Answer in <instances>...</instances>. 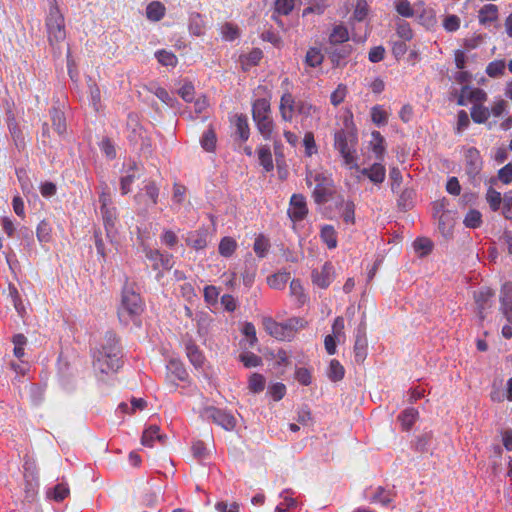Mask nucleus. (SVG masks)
<instances>
[{"label":"nucleus","mask_w":512,"mask_h":512,"mask_svg":"<svg viewBox=\"0 0 512 512\" xmlns=\"http://www.w3.org/2000/svg\"><path fill=\"white\" fill-rule=\"evenodd\" d=\"M334 149L342 159V165L347 170L357 168L358 160V135L354 128L346 125L345 128L334 132Z\"/></svg>","instance_id":"nucleus-1"},{"label":"nucleus","mask_w":512,"mask_h":512,"mask_svg":"<svg viewBox=\"0 0 512 512\" xmlns=\"http://www.w3.org/2000/svg\"><path fill=\"white\" fill-rule=\"evenodd\" d=\"M368 498L370 502L380 503L383 506H387L392 501V494L389 490L378 487L373 495L369 496Z\"/></svg>","instance_id":"nucleus-39"},{"label":"nucleus","mask_w":512,"mask_h":512,"mask_svg":"<svg viewBox=\"0 0 512 512\" xmlns=\"http://www.w3.org/2000/svg\"><path fill=\"white\" fill-rule=\"evenodd\" d=\"M324 61V54L319 47H310L304 57V64L306 68H317L322 65Z\"/></svg>","instance_id":"nucleus-22"},{"label":"nucleus","mask_w":512,"mask_h":512,"mask_svg":"<svg viewBox=\"0 0 512 512\" xmlns=\"http://www.w3.org/2000/svg\"><path fill=\"white\" fill-rule=\"evenodd\" d=\"M486 200L489 203L490 208L493 211H497L500 208L502 197L501 193L489 187L486 193Z\"/></svg>","instance_id":"nucleus-54"},{"label":"nucleus","mask_w":512,"mask_h":512,"mask_svg":"<svg viewBox=\"0 0 512 512\" xmlns=\"http://www.w3.org/2000/svg\"><path fill=\"white\" fill-rule=\"evenodd\" d=\"M237 247V242L231 237H224L219 244V253L221 256H231Z\"/></svg>","instance_id":"nucleus-47"},{"label":"nucleus","mask_w":512,"mask_h":512,"mask_svg":"<svg viewBox=\"0 0 512 512\" xmlns=\"http://www.w3.org/2000/svg\"><path fill=\"white\" fill-rule=\"evenodd\" d=\"M104 226L107 232V235L110 237L116 232V223H117V212L116 208L112 207L106 210L101 211Z\"/></svg>","instance_id":"nucleus-24"},{"label":"nucleus","mask_w":512,"mask_h":512,"mask_svg":"<svg viewBox=\"0 0 512 512\" xmlns=\"http://www.w3.org/2000/svg\"><path fill=\"white\" fill-rule=\"evenodd\" d=\"M52 125L55 131L59 135H63L66 132V120L64 113L56 108L50 111Z\"/></svg>","instance_id":"nucleus-31"},{"label":"nucleus","mask_w":512,"mask_h":512,"mask_svg":"<svg viewBox=\"0 0 512 512\" xmlns=\"http://www.w3.org/2000/svg\"><path fill=\"white\" fill-rule=\"evenodd\" d=\"M239 361L245 368H254L262 365V359L252 352H242L239 355Z\"/></svg>","instance_id":"nucleus-42"},{"label":"nucleus","mask_w":512,"mask_h":512,"mask_svg":"<svg viewBox=\"0 0 512 512\" xmlns=\"http://www.w3.org/2000/svg\"><path fill=\"white\" fill-rule=\"evenodd\" d=\"M316 111V107L313 106L308 101L299 100L296 105V113L301 115L304 118L312 116V114Z\"/></svg>","instance_id":"nucleus-59"},{"label":"nucleus","mask_w":512,"mask_h":512,"mask_svg":"<svg viewBox=\"0 0 512 512\" xmlns=\"http://www.w3.org/2000/svg\"><path fill=\"white\" fill-rule=\"evenodd\" d=\"M498 7L494 4H486L479 10V22L481 24H488L498 19Z\"/></svg>","instance_id":"nucleus-26"},{"label":"nucleus","mask_w":512,"mask_h":512,"mask_svg":"<svg viewBox=\"0 0 512 512\" xmlns=\"http://www.w3.org/2000/svg\"><path fill=\"white\" fill-rule=\"evenodd\" d=\"M12 342L14 344V356L19 359L22 358L25 354L24 348L27 343V338L23 334H16L13 336Z\"/></svg>","instance_id":"nucleus-50"},{"label":"nucleus","mask_w":512,"mask_h":512,"mask_svg":"<svg viewBox=\"0 0 512 512\" xmlns=\"http://www.w3.org/2000/svg\"><path fill=\"white\" fill-rule=\"evenodd\" d=\"M51 235V226L50 224L43 220L37 226V237L40 242H48Z\"/></svg>","instance_id":"nucleus-62"},{"label":"nucleus","mask_w":512,"mask_h":512,"mask_svg":"<svg viewBox=\"0 0 512 512\" xmlns=\"http://www.w3.org/2000/svg\"><path fill=\"white\" fill-rule=\"evenodd\" d=\"M155 56L163 66L175 67L177 64V57L172 52L159 50L155 53Z\"/></svg>","instance_id":"nucleus-49"},{"label":"nucleus","mask_w":512,"mask_h":512,"mask_svg":"<svg viewBox=\"0 0 512 512\" xmlns=\"http://www.w3.org/2000/svg\"><path fill=\"white\" fill-rule=\"evenodd\" d=\"M242 333L247 338L249 347H253L257 343L256 328L252 323L246 322L243 325Z\"/></svg>","instance_id":"nucleus-61"},{"label":"nucleus","mask_w":512,"mask_h":512,"mask_svg":"<svg viewBox=\"0 0 512 512\" xmlns=\"http://www.w3.org/2000/svg\"><path fill=\"white\" fill-rule=\"evenodd\" d=\"M69 495V488L64 483H59L47 492V496L55 501H62Z\"/></svg>","instance_id":"nucleus-45"},{"label":"nucleus","mask_w":512,"mask_h":512,"mask_svg":"<svg viewBox=\"0 0 512 512\" xmlns=\"http://www.w3.org/2000/svg\"><path fill=\"white\" fill-rule=\"evenodd\" d=\"M188 378V373L183 365V363L178 359H170L166 364V379L174 386H176V381H186Z\"/></svg>","instance_id":"nucleus-12"},{"label":"nucleus","mask_w":512,"mask_h":512,"mask_svg":"<svg viewBox=\"0 0 512 512\" xmlns=\"http://www.w3.org/2000/svg\"><path fill=\"white\" fill-rule=\"evenodd\" d=\"M490 399L493 402H502L504 399L512 402V378H509L506 382V395L503 396L500 391L494 390L490 393Z\"/></svg>","instance_id":"nucleus-52"},{"label":"nucleus","mask_w":512,"mask_h":512,"mask_svg":"<svg viewBox=\"0 0 512 512\" xmlns=\"http://www.w3.org/2000/svg\"><path fill=\"white\" fill-rule=\"evenodd\" d=\"M248 388L252 393H259L265 388V378L258 373H253L248 381Z\"/></svg>","instance_id":"nucleus-48"},{"label":"nucleus","mask_w":512,"mask_h":512,"mask_svg":"<svg viewBox=\"0 0 512 512\" xmlns=\"http://www.w3.org/2000/svg\"><path fill=\"white\" fill-rule=\"evenodd\" d=\"M413 248L419 256H426L432 252L433 243L430 239L421 237L413 242Z\"/></svg>","instance_id":"nucleus-40"},{"label":"nucleus","mask_w":512,"mask_h":512,"mask_svg":"<svg viewBox=\"0 0 512 512\" xmlns=\"http://www.w3.org/2000/svg\"><path fill=\"white\" fill-rule=\"evenodd\" d=\"M344 367L338 360H331L328 368L327 375L331 381H339L344 377Z\"/></svg>","instance_id":"nucleus-43"},{"label":"nucleus","mask_w":512,"mask_h":512,"mask_svg":"<svg viewBox=\"0 0 512 512\" xmlns=\"http://www.w3.org/2000/svg\"><path fill=\"white\" fill-rule=\"evenodd\" d=\"M184 345L190 363L196 369L202 368L205 363V357L198 346L191 339L186 340Z\"/></svg>","instance_id":"nucleus-18"},{"label":"nucleus","mask_w":512,"mask_h":512,"mask_svg":"<svg viewBox=\"0 0 512 512\" xmlns=\"http://www.w3.org/2000/svg\"><path fill=\"white\" fill-rule=\"evenodd\" d=\"M500 310L508 323L512 324V283H505L501 289Z\"/></svg>","instance_id":"nucleus-13"},{"label":"nucleus","mask_w":512,"mask_h":512,"mask_svg":"<svg viewBox=\"0 0 512 512\" xmlns=\"http://www.w3.org/2000/svg\"><path fill=\"white\" fill-rule=\"evenodd\" d=\"M490 116L489 108L483 106L482 104H474L471 108V118L475 123L482 124L485 123Z\"/></svg>","instance_id":"nucleus-36"},{"label":"nucleus","mask_w":512,"mask_h":512,"mask_svg":"<svg viewBox=\"0 0 512 512\" xmlns=\"http://www.w3.org/2000/svg\"><path fill=\"white\" fill-rule=\"evenodd\" d=\"M335 277L334 267L330 262H325L321 267L312 270V283L319 288H327Z\"/></svg>","instance_id":"nucleus-10"},{"label":"nucleus","mask_w":512,"mask_h":512,"mask_svg":"<svg viewBox=\"0 0 512 512\" xmlns=\"http://www.w3.org/2000/svg\"><path fill=\"white\" fill-rule=\"evenodd\" d=\"M465 91L468 94V101L474 104H482V102L486 101L487 94L484 90L480 88H471L469 86H465Z\"/></svg>","instance_id":"nucleus-46"},{"label":"nucleus","mask_w":512,"mask_h":512,"mask_svg":"<svg viewBox=\"0 0 512 512\" xmlns=\"http://www.w3.org/2000/svg\"><path fill=\"white\" fill-rule=\"evenodd\" d=\"M258 159L260 164L264 167L266 171H271L274 167L272 154L270 148L267 146H263L258 150Z\"/></svg>","instance_id":"nucleus-44"},{"label":"nucleus","mask_w":512,"mask_h":512,"mask_svg":"<svg viewBox=\"0 0 512 512\" xmlns=\"http://www.w3.org/2000/svg\"><path fill=\"white\" fill-rule=\"evenodd\" d=\"M320 237L328 248L333 249L337 246L336 231L332 225H324L321 228Z\"/></svg>","instance_id":"nucleus-32"},{"label":"nucleus","mask_w":512,"mask_h":512,"mask_svg":"<svg viewBox=\"0 0 512 512\" xmlns=\"http://www.w3.org/2000/svg\"><path fill=\"white\" fill-rule=\"evenodd\" d=\"M166 8L160 1H152L146 7V17L153 22L160 21L165 16Z\"/></svg>","instance_id":"nucleus-25"},{"label":"nucleus","mask_w":512,"mask_h":512,"mask_svg":"<svg viewBox=\"0 0 512 512\" xmlns=\"http://www.w3.org/2000/svg\"><path fill=\"white\" fill-rule=\"evenodd\" d=\"M466 170L470 176H476L482 168V160L479 151L471 147L465 154Z\"/></svg>","instance_id":"nucleus-17"},{"label":"nucleus","mask_w":512,"mask_h":512,"mask_svg":"<svg viewBox=\"0 0 512 512\" xmlns=\"http://www.w3.org/2000/svg\"><path fill=\"white\" fill-rule=\"evenodd\" d=\"M396 25H397V28H396L397 35L402 40L409 41L412 39L413 32H412V29L408 22H406L404 20H399Z\"/></svg>","instance_id":"nucleus-55"},{"label":"nucleus","mask_w":512,"mask_h":512,"mask_svg":"<svg viewBox=\"0 0 512 512\" xmlns=\"http://www.w3.org/2000/svg\"><path fill=\"white\" fill-rule=\"evenodd\" d=\"M187 244L193 247L196 251L203 249L207 245V232L195 231L187 236Z\"/></svg>","instance_id":"nucleus-28"},{"label":"nucleus","mask_w":512,"mask_h":512,"mask_svg":"<svg viewBox=\"0 0 512 512\" xmlns=\"http://www.w3.org/2000/svg\"><path fill=\"white\" fill-rule=\"evenodd\" d=\"M397 13L402 17H413L414 9L408 0H398L395 5Z\"/></svg>","instance_id":"nucleus-58"},{"label":"nucleus","mask_w":512,"mask_h":512,"mask_svg":"<svg viewBox=\"0 0 512 512\" xmlns=\"http://www.w3.org/2000/svg\"><path fill=\"white\" fill-rule=\"evenodd\" d=\"M216 143H217L216 134L213 129L209 128L208 130H206L203 133V135L200 139L201 147L206 152H213L216 148Z\"/></svg>","instance_id":"nucleus-38"},{"label":"nucleus","mask_w":512,"mask_h":512,"mask_svg":"<svg viewBox=\"0 0 512 512\" xmlns=\"http://www.w3.org/2000/svg\"><path fill=\"white\" fill-rule=\"evenodd\" d=\"M202 417L212 420L227 431L233 430L236 426V419L231 413L215 407L205 408L202 412Z\"/></svg>","instance_id":"nucleus-8"},{"label":"nucleus","mask_w":512,"mask_h":512,"mask_svg":"<svg viewBox=\"0 0 512 512\" xmlns=\"http://www.w3.org/2000/svg\"><path fill=\"white\" fill-rule=\"evenodd\" d=\"M262 324L266 332L275 339L290 341L298 330L306 327L307 321L303 318L293 317L279 323L271 317H263Z\"/></svg>","instance_id":"nucleus-5"},{"label":"nucleus","mask_w":512,"mask_h":512,"mask_svg":"<svg viewBox=\"0 0 512 512\" xmlns=\"http://www.w3.org/2000/svg\"><path fill=\"white\" fill-rule=\"evenodd\" d=\"M290 295L297 301L298 305H303L307 300L304 288L299 280L293 279L290 282Z\"/></svg>","instance_id":"nucleus-37"},{"label":"nucleus","mask_w":512,"mask_h":512,"mask_svg":"<svg viewBox=\"0 0 512 512\" xmlns=\"http://www.w3.org/2000/svg\"><path fill=\"white\" fill-rule=\"evenodd\" d=\"M348 39V30L342 25L335 26L329 36V42L331 44H340L346 42Z\"/></svg>","instance_id":"nucleus-41"},{"label":"nucleus","mask_w":512,"mask_h":512,"mask_svg":"<svg viewBox=\"0 0 512 512\" xmlns=\"http://www.w3.org/2000/svg\"><path fill=\"white\" fill-rule=\"evenodd\" d=\"M371 119L376 125L381 126L387 123L388 115L382 106L376 105L371 109Z\"/></svg>","instance_id":"nucleus-51"},{"label":"nucleus","mask_w":512,"mask_h":512,"mask_svg":"<svg viewBox=\"0 0 512 512\" xmlns=\"http://www.w3.org/2000/svg\"><path fill=\"white\" fill-rule=\"evenodd\" d=\"M306 184L311 187L315 183L313 190V198L317 204L327 202L329 196L332 194L333 180L329 174L321 170H307Z\"/></svg>","instance_id":"nucleus-6"},{"label":"nucleus","mask_w":512,"mask_h":512,"mask_svg":"<svg viewBox=\"0 0 512 512\" xmlns=\"http://www.w3.org/2000/svg\"><path fill=\"white\" fill-rule=\"evenodd\" d=\"M371 138L370 146L372 152L375 154L377 159H382L385 152L384 138L378 131H373L371 133Z\"/></svg>","instance_id":"nucleus-30"},{"label":"nucleus","mask_w":512,"mask_h":512,"mask_svg":"<svg viewBox=\"0 0 512 512\" xmlns=\"http://www.w3.org/2000/svg\"><path fill=\"white\" fill-rule=\"evenodd\" d=\"M354 354L355 361L357 363H362L367 355V341L365 338V331L363 327H359L356 334V339L354 343Z\"/></svg>","instance_id":"nucleus-19"},{"label":"nucleus","mask_w":512,"mask_h":512,"mask_svg":"<svg viewBox=\"0 0 512 512\" xmlns=\"http://www.w3.org/2000/svg\"><path fill=\"white\" fill-rule=\"evenodd\" d=\"M297 101L290 92H285L280 99L279 111L282 120L291 122L296 113Z\"/></svg>","instance_id":"nucleus-14"},{"label":"nucleus","mask_w":512,"mask_h":512,"mask_svg":"<svg viewBox=\"0 0 512 512\" xmlns=\"http://www.w3.org/2000/svg\"><path fill=\"white\" fill-rule=\"evenodd\" d=\"M418 418V411L414 408H407L399 415V421L404 430H409Z\"/></svg>","instance_id":"nucleus-33"},{"label":"nucleus","mask_w":512,"mask_h":512,"mask_svg":"<svg viewBox=\"0 0 512 512\" xmlns=\"http://www.w3.org/2000/svg\"><path fill=\"white\" fill-rule=\"evenodd\" d=\"M290 279V273L277 272L267 278L268 285L273 289H283Z\"/></svg>","instance_id":"nucleus-34"},{"label":"nucleus","mask_w":512,"mask_h":512,"mask_svg":"<svg viewBox=\"0 0 512 512\" xmlns=\"http://www.w3.org/2000/svg\"><path fill=\"white\" fill-rule=\"evenodd\" d=\"M139 178L138 166L135 162H129L126 166L124 175L120 178V189L123 195L131 191L132 184Z\"/></svg>","instance_id":"nucleus-16"},{"label":"nucleus","mask_w":512,"mask_h":512,"mask_svg":"<svg viewBox=\"0 0 512 512\" xmlns=\"http://www.w3.org/2000/svg\"><path fill=\"white\" fill-rule=\"evenodd\" d=\"M159 196V188L155 182H147L142 189H140L134 196L135 202L138 206L147 209L150 206L157 204Z\"/></svg>","instance_id":"nucleus-9"},{"label":"nucleus","mask_w":512,"mask_h":512,"mask_svg":"<svg viewBox=\"0 0 512 512\" xmlns=\"http://www.w3.org/2000/svg\"><path fill=\"white\" fill-rule=\"evenodd\" d=\"M144 303L134 283H126L122 290L121 303L118 308L119 320L128 325L135 322L143 312Z\"/></svg>","instance_id":"nucleus-3"},{"label":"nucleus","mask_w":512,"mask_h":512,"mask_svg":"<svg viewBox=\"0 0 512 512\" xmlns=\"http://www.w3.org/2000/svg\"><path fill=\"white\" fill-rule=\"evenodd\" d=\"M353 176L358 182L367 178L374 185H380L386 178V168L383 164L376 162L369 167L361 168L357 163V168H352Z\"/></svg>","instance_id":"nucleus-7"},{"label":"nucleus","mask_w":512,"mask_h":512,"mask_svg":"<svg viewBox=\"0 0 512 512\" xmlns=\"http://www.w3.org/2000/svg\"><path fill=\"white\" fill-rule=\"evenodd\" d=\"M347 95V87L344 84H339L337 88L332 92L330 101L333 106L340 105Z\"/></svg>","instance_id":"nucleus-56"},{"label":"nucleus","mask_w":512,"mask_h":512,"mask_svg":"<svg viewBox=\"0 0 512 512\" xmlns=\"http://www.w3.org/2000/svg\"><path fill=\"white\" fill-rule=\"evenodd\" d=\"M344 328L345 323L343 317H337L333 322L332 332L338 342H341L345 339Z\"/></svg>","instance_id":"nucleus-63"},{"label":"nucleus","mask_w":512,"mask_h":512,"mask_svg":"<svg viewBox=\"0 0 512 512\" xmlns=\"http://www.w3.org/2000/svg\"><path fill=\"white\" fill-rule=\"evenodd\" d=\"M338 209L340 217L346 224L353 225L355 223V204L353 201L341 199Z\"/></svg>","instance_id":"nucleus-21"},{"label":"nucleus","mask_w":512,"mask_h":512,"mask_svg":"<svg viewBox=\"0 0 512 512\" xmlns=\"http://www.w3.org/2000/svg\"><path fill=\"white\" fill-rule=\"evenodd\" d=\"M506 64L504 60H495L488 64L486 67V73L490 77H498L504 73Z\"/></svg>","instance_id":"nucleus-53"},{"label":"nucleus","mask_w":512,"mask_h":512,"mask_svg":"<svg viewBox=\"0 0 512 512\" xmlns=\"http://www.w3.org/2000/svg\"><path fill=\"white\" fill-rule=\"evenodd\" d=\"M254 121L258 131L266 140H274L277 143L274 135V123L271 117L255 119Z\"/></svg>","instance_id":"nucleus-23"},{"label":"nucleus","mask_w":512,"mask_h":512,"mask_svg":"<svg viewBox=\"0 0 512 512\" xmlns=\"http://www.w3.org/2000/svg\"><path fill=\"white\" fill-rule=\"evenodd\" d=\"M49 10L45 19L48 42L51 48L59 50V45L66 39L65 21L56 0H48Z\"/></svg>","instance_id":"nucleus-4"},{"label":"nucleus","mask_w":512,"mask_h":512,"mask_svg":"<svg viewBox=\"0 0 512 512\" xmlns=\"http://www.w3.org/2000/svg\"><path fill=\"white\" fill-rule=\"evenodd\" d=\"M189 31L194 36H200L204 34V20L199 13H193L190 15Z\"/></svg>","instance_id":"nucleus-35"},{"label":"nucleus","mask_w":512,"mask_h":512,"mask_svg":"<svg viewBox=\"0 0 512 512\" xmlns=\"http://www.w3.org/2000/svg\"><path fill=\"white\" fill-rule=\"evenodd\" d=\"M93 367L103 374L116 372L121 366L118 341L114 335H109L106 344L93 354Z\"/></svg>","instance_id":"nucleus-2"},{"label":"nucleus","mask_w":512,"mask_h":512,"mask_svg":"<svg viewBox=\"0 0 512 512\" xmlns=\"http://www.w3.org/2000/svg\"><path fill=\"white\" fill-rule=\"evenodd\" d=\"M89 101L95 111H98L101 106V93L98 86L94 83L89 84Z\"/></svg>","instance_id":"nucleus-57"},{"label":"nucleus","mask_w":512,"mask_h":512,"mask_svg":"<svg viewBox=\"0 0 512 512\" xmlns=\"http://www.w3.org/2000/svg\"><path fill=\"white\" fill-rule=\"evenodd\" d=\"M288 216L293 222L302 221L308 214L306 199L302 194H293L290 198Z\"/></svg>","instance_id":"nucleus-11"},{"label":"nucleus","mask_w":512,"mask_h":512,"mask_svg":"<svg viewBox=\"0 0 512 512\" xmlns=\"http://www.w3.org/2000/svg\"><path fill=\"white\" fill-rule=\"evenodd\" d=\"M165 436L160 433V428L151 425L143 432L141 442L144 446L153 447L156 442L164 443Z\"/></svg>","instance_id":"nucleus-20"},{"label":"nucleus","mask_w":512,"mask_h":512,"mask_svg":"<svg viewBox=\"0 0 512 512\" xmlns=\"http://www.w3.org/2000/svg\"><path fill=\"white\" fill-rule=\"evenodd\" d=\"M220 31L222 38L226 41H233L239 35L238 28L230 23L222 25Z\"/></svg>","instance_id":"nucleus-60"},{"label":"nucleus","mask_w":512,"mask_h":512,"mask_svg":"<svg viewBox=\"0 0 512 512\" xmlns=\"http://www.w3.org/2000/svg\"><path fill=\"white\" fill-rule=\"evenodd\" d=\"M291 494L292 492L288 489L280 493V498H282L283 501L276 506L275 512H289L291 509L296 507L297 501L291 496Z\"/></svg>","instance_id":"nucleus-29"},{"label":"nucleus","mask_w":512,"mask_h":512,"mask_svg":"<svg viewBox=\"0 0 512 512\" xmlns=\"http://www.w3.org/2000/svg\"><path fill=\"white\" fill-rule=\"evenodd\" d=\"M253 120L270 117V102L265 98H259L254 101L252 106Z\"/></svg>","instance_id":"nucleus-27"},{"label":"nucleus","mask_w":512,"mask_h":512,"mask_svg":"<svg viewBox=\"0 0 512 512\" xmlns=\"http://www.w3.org/2000/svg\"><path fill=\"white\" fill-rule=\"evenodd\" d=\"M464 224L470 228L479 227L481 224V214L476 210L469 211L464 219Z\"/></svg>","instance_id":"nucleus-64"},{"label":"nucleus","mask_w":512,"mask_h":512,"mask_svg":"<svg viewBox=\"0 0 512 512\" xmlns=\"http://www.w3.org/2000/svg\"><path fill=\"white\" fill-rule=\"evenodd\" d=\"M493 297L494 292L488 287H482L478 291L474 292V299L481 319H484L485 317V310L491 307Z\"/></svg>","instance_id":"nucleus-15"}]
</instances>
